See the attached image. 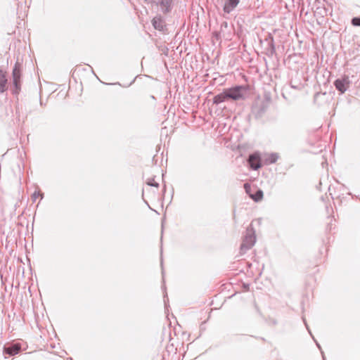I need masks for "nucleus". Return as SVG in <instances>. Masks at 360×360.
Masks as SVG:
<instances>
[{"instance_id":"1","label":"nucleus","mask_w":360,"mask_h":360,"mask_svg":"<svg viewBox=\"0 0 360 360\" xmlns=\"http://www.w3.org/2000/svg\"><path fill=\"white\" fill-rule=\"evenodd\" d=\"M13 94L18 95L21 90V69L20 65L16 63L13 69Z\"/></svg>"},{"instance_id":"2","label":"nucleus","mask_w":360,"mask_h":360,"mask_svg":"<svg viewBox=\"0 0 360 360\" xmlns=\"http://www.w3.org/2000/svg\"><path fill=\"white\" fill-rule=\"evenodd\" d=\"M255 243V236L252 229H248L246 235L240 245V251L243 253L250 249Z\"/></svg>"},{"instance_id":"3","label":"nucleus","mask_w":360,"mask_h":360,"mask_svg":"<svg viewBox=\"0 0 360 360\" xmlns=\"http://www.w3.org/2000/svg\"><path fill=\"white\" fill-rule=\"evenodd\" d=\"M247 89L243 86H237L226 90L228 98L233 100H239L243 98Z\"/></svg>"},{"instance_id":"4","label":"nucleus","mask_w":360,"mask_h":360,"mask_svg":"<svg viewBox=\"0 0 360 360\" xmlns=\"http://www.w3.org/2000/svg\"><path fill=\"white\" fill-rule=\"evenodd\" d=\"M335 88L342 94L345 92L349 87V81L347 77L342 79H338L334 82Z\"/></svg>"},{"instance_id":"5","label":"nucleus","mask_w":360,"mask_h":360,"mask_svg":"<svg viewBox=\"0 0 360 360\" xmlns=\"http://www.w3.org/2000/svg\"><path fill=\"white\" fill-rule=\"evenodd\" d=\"M248 162L252 169H257L261 167L260 158L257 153L252 154L249 156Z\"/></svg>"},{"instance_id":"6","label":"nucleus","mask_w":360,"mask_h":360,"mask_svg":"<svg viewBox=\"0 0 360 360\" xmlns=\"http://www.w3.org/2000/svg\"><path fill=\"white\" fill-rule=\"evenodd\" d=\"M153 26L155 29L162 31L165 27V22L160 16L155 17L152 20Z\"/></svg>"},{"instance_id":"7","label":"nucleus","mask_w":360,"mask_h":360,"mask_svg":"<svg viewBox=\"0 0 360 360\" xmlns=\"http://www.w3.org/2000/svg\"><path fill=\"white\" fill-rule=\"evenodd\" d=\"M240 0H227L224 6V11L230 13L239 4Z\"/></svg>"},{"instance_id":"8","label":"nucleus","mask_w":360,"mask_h":360,"mask_svg":"<svg viewBox=\"0 0 360 360\" xmlns=\"http://www.w3.org/2000/svg\"><path fill=\"white\" fill-rule=\"evenodd\" d=\"M8 79L6 72L0 70V93H4L7 89Z\"/></svg>"},{"instance_id":"9","label":"nucleus","mask_w":360,"mask_h":360,"mask_svg":"<svg viewBox=\"0 0 360 360\" xmlns=\"http://www.w3.org/2000/svg\"><path fill=\"white\" fill-rule=\"evenodd\" d=\"M21 347L19 344H13L10 347L5 348V351L10 355H15L20 351Z\"/></svg>"},{"instance_id":"10","label":"nucleus","mask_w":360,"mask_h":360,"mask_svg":"<svg viewBox=\"0 0 360 360\" xmlns=\"http://www.w3.org/2000/svg\"><path fill=\"white\" fill-rule=\"evenodd\" d=\"M172 0H160V5L164 13H168L171 11Z\"/></svg>"},{"instance_id":"11","label":"nucleus","mask_w":360,"mask_h":360,"mask_svg":"<svg viewBox=\"0 0 360 360\" xmlns=\"http://www.w3.org/2000/svg\"><path fill=\"white\" fill-rule=\"evenodd\" d=\"M228 94L226 91H224L221 94H219L214 97V103L219 104L224 101H225L226 99H228Z\"/></svg>"},{"instance_id":"12","label":"nucleus","mask_w":360,"mask_h":360,"mask_svg":"<svg viewBox=\"0 0 360 360\" xmlns=\"http://www.w3.org/2000/svg\"><path fill=\"white\" fill-rule=\"evenodd\" d=\"M250 198L255 202L260 201L263 198L262 191L257 190L255 193L250 194Z\"/></svg>"},{"instance_id":"13","label":"nucleus","mask_w":360,"mask_h":360,"mask_svg":"<svg viewBox=\"0 0 360 360\" xmlns=\"http://www.w3.org/2000/svg\"><path fill=\"white\" fill-rule=\"evenodd\" d=\"M244 188L246 193L248 194L249 196L250 197V194H252L251 185L248 183H245L244 184Z\"/></svg>"},{"instance_id":"14","label":"nucleus","mask_w":360,"mask_h":360,"mask_svg":"<svg viewBox=\"0 0 360 360\" xmlns=\"http://www.w3.org/2000/svg\"><path fill=\"white\" fill-rule=\"evenodd\" d=\"M39 197L41 199L43 198V194L40 193V191H34V193L32 195V198L34 201H35Z\"/></svg>"},{"instance_id":"15","label":"nucleus","mask_w":360,"mask_h":360,"mask_svg":"<svg viewBox=\"0 0 360 360\" xmlns=\"http://www.w3.org/2000/svg\"><path fill=\"white\" fill-rule=\"evenodd\" d=\"M147 184L151 186L158 187V184L153 179H148Z\"/></svg>"},{"instance_id":"16","label":"nucleus","mask_w":360,"mask_h":360,"mask_svg":"<svg viewBox=\"0 0 360 360\" xmlns=\"http://www.w3.org/2000/svg\"><path fill=\"white\" fill-rule=\"evenodd\" d=\"M352 22L355 26H360V18H354L352 19Z\"/></svg>"},{"instance_id":"17","label":"nucleus","mask_w":360,"mask_h":360,"mask_svg":"<svg viewBox=\"0 0 360 360\" xmlns=\"http://www.w3.org/2000/svg\"><path fill=\"white\" fill-rule=\"evenodd\" d=\"M278 159V155L276 154H272L270 156V162L274 163Z\"/></svg>"},{"instance_id":"18","label":"nucleus","mask_w":360,"mask_h":360,"mask_svg":"<svg viewBox=\"0 0 360 360\" xmlns=\"http://www.w3.org/2000/svg\"><path fill=\"white\" fill-rule=\"evenodd\" d=\"M145 1H147V2H150V1H152V0H145Z\"/></svg>"}]
</instances>
